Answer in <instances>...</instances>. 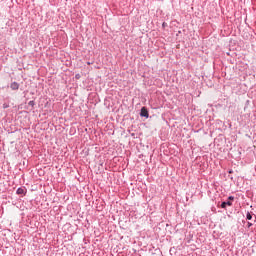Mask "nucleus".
I'll return each instance as SVG.
<instances>
[{
  "mask_svg": "<svg viewBox=\"0 0 256 256\" xmlns=\"http://www.w3.org/2000/svg\"><path fill=\"white\" fill-rule=\"evenodd\" d=\"M140 117H146V119L149 118V111H147V108L145 107L141 108Z\"/></svg>",
  "mask_w": 256,
  "mask_h": 256,
  "instance_id": "obj_1",
  "label": "nucleus"
},
{
  "mask_svg": "<svg viewBox=\"0 0 256 256\" xmlns=\"http://www.w3.org/2000/svg\"><path fill=\"white\" fill-rule=\"evenodd\" d=\"M17 195H25L27 193V188L19 187L16 191Z\"/></svg>",
  "mask_w": 256,
  "mask_h": 256,
  "instance_id": "obj_2",
  "label": "nucleus"
},
{
  "mask_svg": "<svg viewBox=\"0 0 256 256\" xmlns=\"http://www.w3.org/2000/svg\"><path fill=\"white\" fill-rule=\"evenodd\" d=\"M10 88L12 89V91H18L19 90V83L18 82H12L10 84Z\"/></svg>",
  "mask_w": 256,
  "mask_h": 256,
  "instance_id": "obj_3",
  "label": "nucleus"
},
{
  "mask_svg": "<svg viewBox=\"0 0 256 256\" xmlns=\"http://www.w3.org/2000/svg\"><path fill=\"white\" fill-rule=\"evenodd\" d=\"M227 205H228V207H231L233 205V202H231V201H224V202L221 203V208L222 209H226Z\"/></svg>",
  "mask_w": 256,
  "mask_h": 256,
  "instance_id": "obj_4",
  "label": "nucleus"
},
{
  "mask_svg": "<svg viewBox=\"0 0 256 256\" xmlns=\"http://www.w3.org/2000/svg\"><path fill=\"white\" fill-rule=\"evenodd\" d=\"M246 219H247L248 221H251V220L253 219V215H251L250 212H247V214H246Z\"/></svg>",
  "mask_w": 256,
  "mask_h": 256,
  "instance_id": "obj_5",
  "label": "nucleus"
},
{
  "mask_svg": "<svg viewBox=\"0 0 256 256\" xmlns=\"http://www.w3.org/2000/svg\"><path fill=\"white\" fill-rule=\"evenodd\" d=\"M28 105H29L30 107H32V109H33V107H35V101H33V100L29 101V102H28Z\"/></svg>",
  "mask_w": 256,
  "mask_h": 256,
  "instance_id": "obj_6",
  "label": "nucleus"
},
{
  "mask_svg": "<svg viewBox=\"0 0 256 256\" xmlns=\"http://www.w3.org/2000/svg\"><path fill=\"white\" fill-rule=\"evenodd\" d=\"M3 109H9V103H4L3 104Z\"/></svg>",
  "mask_w": 256,
  "mask_h": 256,
  "instance_id": "obj_7",
  "label": "nucleus"
},
{
  "mask_svg": "<svg viewBox=\"0 0 256 256\" xmlns=\"http://www.w3.org/2000/svg\"><path fill=\"white\" fill-rule=\"evenodd\" d=\"M228 199H229V201H233L235 199V197L229 196Z\"/></svg>",
  "mask_w": 256,
  "mask_h": 256,
  "instance_id": "obj_8",
  "label": "nucleus"
},
{
  "mask_svg": "<svg viewBox=\"0 0 256 256\" xmlns=\"http://www.w3.org/2000/svg\"><path fill=\"white\" fill-rule=\"evenodd\" d=\"M247 225H248V228H249V227H253V223H251V222H248Z\"/></svg>",
  "mask_w": 256,
  "mask_h": 256,
  "instance_id": "obj_9",
  "label": "nucleus"
},
{
  "mask_svg": "<svg viewBox=\"0 0 256 256\" xmlns=\"http://www.w3.org/2000/svg\"><path fill=\"white\" fill-rule=\"evenodd\" d=\"M81 76L79 74H76V79H79Z\"/></svg>",
  "mask_w": 256,
  "mask_h": 256,
  "instance_id": "obj_10",
  "label": "nucleus"
},
{
  "mask_svg": "<svg viewBox=\"0 0 256 256\" xmlns=\"http://www.w3.org/2000/svg\"><path fill=\"white\" fill-rule=\"evenodd\" d=\"M163 27H165V23H163Z\"/></svg>",
  "mask_w": 256,
  "mask_h": 256,
  "instance_id": "obj_11",
  "label": "nucleus"
}]
</instances>
